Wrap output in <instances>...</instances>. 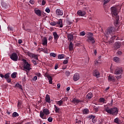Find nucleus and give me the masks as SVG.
<instances>
[{
    "mask_svg": "<svg viewBox=\"0 0 124 124\" xmlns=\"http://www.w3.org/2000/svg\"><path fill=\"white\" fill-rule=\"evenodd\" d=\"M7 83H11V79H10V78H7L6 79Z\"/></svg>",
    "mask_w": 124,
    "mask_h": 124,
    "instance_id": "obj_50",
    "label": "nucleus"
},
{
    "mask_svg": "<svg viewBox=\"0 0 124 124\" xmlns=\"http://www.w3.org/2000/svg\"><path fill=\"white\" fill-rule=\"evenodd\" d=\"M10 58L11 60L14 62H17V61H18V55H17V53L15 52L12 53V54L10 55Z\"/></svg>",
    "mask_w": 124,
    "mask_h": 124,
    "instance_id": "obj_7",
    "label": "nucleus"
},
{
    "mask_svg": "<svg viewBox=\"0 0 124 124\" xmlns=\"http://www.w3.org/2000/svg\"><path fill=\"white\" fill-rule=\"evenodd\" d=\"M67 38H68V40H69L70 41H73L74 40L73 35L72 34H68Z\"/></svg>",
    "mask_w": 124,
    "mask_h": 124,
    "instance_id": "obj_22",
    "label": "nucleus"
},
{
    "mask_svg": "<svg viewBox=\"0 0 124 124\" xmlns=\"http://www.w3.org/2000/svg\"><path fill=\"white\" fill-rule=\"evenodd\" d=\"M108 82H115L116 77L115 76L109 75L108 77Z\"/></svg>",
    "mask_w": 124,
    "mask_h": 124,
    "instance_id": "obj_10",
    "label": "nucleus"
},
{
    "mask_svg": "<svg viewBox=\"0 0 124 124\" xmlns=\"http://www.w3.org/2000/svg\"><path fill=\"white\" fill-rule=\"evenodd\" d=\"M17 75L16 72H14L11 75V77L12 78V79H15L16 78V76Z\"/></svg>",
    "mask_w": 124,
    "mask_h": 124,
    "instance_id": "obj_29",
    "label": "nucleus"
},
{
    "mask_svg": "<svg viewBox=\"0 0 124 124\" xmlns=\"http://www.w3.org/2000/svg\"><path fill=\"white\" fill-rule=\"evenodd\" d=\"M79 35L80 36H84V35H86V32L85 31H82L79 33Z\"/></svg>",
    "mask_w": 124,
    "mask_h": 124,
    "instance_id": "obj_38",
    "label": "nucleus"
},
{
    "mask_svg": "<svg viewBox=\"0 0 124 124\" xmlns=\"http://www.w3.org/2000/svg\"><path fill=\"white\" fill-rule=\"evenodd\" d=\"M0 77H1V78H4V75L2 74H0Z\"/></svg>",
    "mask_w": 124,
    "mask_h": 124,
    "instance_id": "obj_58",
    "label": "nucleus"
},
{
    "mask_svg": "<svg viewBox=\"0 0 124 124\" xmlns=\"http://www.w3.org/2000/svg\"><path fill=\"white\" fill-rule=\"evenodd\" d=\"M32 81H36V80H37V76H34L32 79Z\"/></svg>",
    "mask_w": 124,
    "mask_h": 124,
    "instance_id": "obj_44",
    "label": "nucleus"
},
{
    "mask_svg": "<svg viewBox=\"0 0 124 124\" xmlns=\"http://www.w3.org/2000/svg\"><path fill=\"white\" fill-rule=\"evenodd\" d=\"M57 25H59V28H62V19H60L59 20V21H56V26Z\"/></svg>",
    "mask_w": 124,
    "mask_h": 124,
    "instance_id": "obj_20",
    "label": "nucleus"
},
{
    "mask_svg": "<svg viewBox=\"0 0 124 124\" xmlns=\"http://www.w3.org/2000/svg\"><path fill=\"white\" fill-rule=\"evenodd\" d=\"M105 111H106L108 114H110V115H112V116H117L119 113V110H118L117 108H110L108 107L105 109Z\"/></svg>",
    "mask_w": 124,
    "mask_h": 124,
    "instance_id": "obj_2",
    "label": "nucleus"
},
{
    "mask_svg": "<svg viewBox=\"0 0 124 124\" xmlns=\"http://www.w3.org/2000/svg\"><path fill=\"white\" fill-rule=\"evenodd\" d=\"M114 74L115 75H119V76H116V79H121L122 78V74H123V68L122 67H117L116 69L115 70Z\"/></svg>",
    "mask_w": 124,
    "mask_h": 124,
    "instance_id": "obj_4",
    "label": "nucleus"
},
{
    "mask_svg": "<svg viewBox=\"0 0 124 124\" xmlns=\"http://www.w3.org/2000/svg\"><path fill=\"white\" fill-rule=\"evenodd\" d=\"M31 62L34 65H36L37 64V62L35 60H32Z\"/></svg>",
    "mask_w": 124,
    "mask_h": 124,
    "instance_id": "obj_45",
    "label": "nucleus"
},
{
    "mask_svg": "<svg viewBox=\"0 0 124 124\" xmlns=\"http://www.w3.org/2000/svg\"><path fill=\"white\" fill-rule=\"evenodd\" d=\"M116 36H112V37H111V38H110V39L111 40H115V39L116 38Z\"/></svg>",
    "mask_w": 124,
    "mask_h": 124,
    "instance_id": "obj_55",
    "label": "nucleus"
},
{
    "mask_svg": "<svg viewBox=\"0 0 124 124\" xmlns=\"http://www.w3.org/2000/svg\"><path fill=\"white\" fill-rule=\"evenodd\" d=\"M24 69H25L26 71H30L31 69V64L29 63L28 62H26L23 66Z\"/></svg>",
    "mask_w": 124,
    "mask_h": 124,
    "instance_id": "obj_8",
    "label": "nucleus"
},
{
    "mask_svg": "<svg viewBox=\"0 0 124 124\" xmlns=\"http://www.w3.org/2000/svg\"><path fill=\"white\" fill-rule=\"evenodd\" d=\"M58 58L59 60H62L64 58V54H59L58 55Z\"/></svg>",
    "mask_w": 124,
    "mask_h": 124,
    "instance_id": "obj_34",
    "label": "nucleus"
},
{
    "mask_svg": "<svg viewBox=\"0 0 124 124\" xmlns=\"http://www.w3.org/2000/svg\"><path fill=\"white\" fill-rule=\"evenodd\" d=\"M15 87L17 88V89H20V90H22V85L19 83H16L15 85Z\"/></svg>",
    "mask_w": 124,
    "mask_h": 124,
    "instance_id": "obj_35",
    "label": "nucleus"
},
{
    "mask_svg": "<svg viewBox=\"0 0 124 124\" xmlns=\"http://www.w3.org/2000/svg\"><path fill=\"white\" fill-rule=\"evenodd\" d=\"M35 14H36V15H37V16H38L39 17H41L42 16V14H41V11H40V10L39 9H35L34 10Z\"/></svg>",
    "mask_w": 124,
    "mask_h": 124,
    "instance_id": "obj_17",
    "label": "nucleus"
},
{
    "mask_svg": "<svg viewBox=\"0 0 124 124\" xmlns=\"http://www.w3.org/2000/svg\"><path fill=\"white\" fill-rule=\"evenodd\" d=\"M79 79H80V75H79V73H76L74 75L73 80L75 82H76L77 81H78Z\"/></svg>",
    "mask_w": 124,
    "mask_h": 124,
    "instance_id": "obj_11",
    "label": "nucleus"
},
{
    "mask_svg": "<svg viewBox=\"0 0 124 124\" xmlns=\"http://www.w3.org/2000/svg\"><path fill=\"white\" fill-rule=\"evenodd\" d=\"M122 53H123V52H122V51H118L117 52V54L119 55V56H120V55H122Z\"/></svg>",
    "mask_w": 124,
    "mask_h": 124,
    "instance_id": "obj_53",
    "label": "nucleus"
},
{
    "mask_svg": "<svg viewBox=\"0 0 124 124\" xmlns=\"http://www.w3.org/2000/svg\"><path fill=\"white\" fill-rule=\"evenodd\" d=\"M89 118L90 119H95V116L92 115L89 116Z\"/></svg>",
    "mask_w": 124,
    "mask_h": 124,
    "instance_id": "obj_49",
    "label": "nucleus"
},
{
    "mask_svg": "<svg viewBox=\"0 0 124 124\" xmlns=\"http://www.w3.org/2000/svg\"><path fill=\"white\" fill-rule=\"evenodd\" d=\"M94 63L96 65H98V61H95Z\"/></svg>",
    "mask_w": 124,
    "mask_h": 124,
    "instance_id": "obj_62",
    "label": "nucleus"
},
{
    "mask_svg": "<svg viewBox=\"0 0 124 124\" xmlns=\"http://www.w3.org/2000/svg\"><path fill=\"white\" fill-rule=\"evenodd\" d=\"M57 88H58V89H60L61 88V84H57Z\"/></svg>",
    "mask_w": 124,
    "mask_h": 124,
    "instance_id": "obj_63",
    "label": "nucleus"
},
{
    "mask_svg": "<svg viewBox=\"0 0 124 124\" xmlns=\"http://www.w3.org/2000/svg\"><path fill=\"white\" fill-rule=\"evenodd\" d=\"M69 57H67L63 62V64H66L68 62Z\"/></svg>",
    "mask_w": 124,
    "mask_h": 124,
    "instance_id": "obj_37",
    "label": "nucleus"
},
{
    "mask_svg": "<svg viewBox=\"0 0 124 124\" xmlns=\"http://www.w3.org/2000/svg\"><path fill=\"white\" fill-rule=\"evenodd\" d=\"M113 61L114 62H119L120 61V58L118 57H114L113 58Z\"/></svg>",
    "mask_w": 124,
    "mask_h": 124,
    "instance_id": "obj_31",
    "label": "nucleus"
},
{
    "mask_svg": "<svg viewBox=\"0 0 124 124\" xmlns=\"http://www.w3.org/2000/svg\"><path fill=\"white\" fill-rule=\"evenodd\" d=\"M45 101L47 103H51V99L50 98V95L47 94L45 97Z\"/></svg>",
    "mask_w": 124,
    "mask_h": 124,
    "instance_id": "obj_18",
    "label": "nucleus"
},
{
    "mask_svg": "<svg viewBox=\"0 0 124 124\" xmlns=\"http://www.w3.org/2000/svg\"><path fill=\"white\" fill-rule=\"evenodd\" d=\"M13 118H17V117H19V114L16 112H14L12 114Z\"/></svg>",
    "mask_w": 124,
    "mask_h": 124,
    "instance_id": "obj_30",
    "label": "nucleus"
},
{
    "mask_svg": "<svg viewBox=\"0 0 124 124\" xmlns=\"http://www.w3.org/2000/svg\"><path fill=\"white\" fill-rule=\"evenodd\" d=\"M50 114V111L48 108H44L43 111H40V117L43 120L46 119V116Z\"/></svg>",
    "mask_w": 124,
    "mask_h": 124,
    "instance_id": "obj_3",
    "label": "nucleus"
},
{
    "mask_svg": "<svg viewBox=\"0 0 124 124\" xmlns=\"http://www.w3.org/2000/svg\"><path fill=\"white\" fill-rule=\"evenodd\" d=\"M47 121L49 123H52V122H53V118H52V117L50 116L47 119Z\"/></svg>",
    "mask_w": 124,
    "mask_h": 124,
    "instance_id": "obj_39",
    "label": "nucleus"
},
{
    "mask_svg": "<svg viewBox=\"0 0 124 124\" xmlns=\"http://www.w3.org/2000/svg\"><path fill=\"white\" fill-rule=\"evenodd\" d=\"M22 105V102L18 101V104H17V107L19 108V107H21Z\"/></svg>",
    "mask_w": 124,
    "mask_h": 124,
    "instance_id": "obj_43",
    "label": "nucleus"
},
{
    "mask_svg": "<svg viewBox=\"0 0 124 124\" xmlns=\"http://www.w3.org/2000/svg\"><path fill=\"white\" fill-rule=\"evenodd\" d=\"M63 103V101L62 100L56 102V104H57V105H59V106H62Z\"/></svg>",
    "mask_w": 124,
    "mask_h": 124,
    "instance_id": "obj_28",
    "label": "nucleus"
},
{
    "mask_svg": "<svg viewBox=\"0 0 124 124\" xmlns=\"http://www.w3.org/2000/svg\"><path fill=\"white\" fill-rule=\"evenodd\" d=\"M87 41L90 44H94V43H95V40L93 38V33L92 32H89L88 33Z\"/></svg>",
    "mask_w": 124,
    "mask_h": 124,
    "instance_id": "obj_6",
    "label": "nucleus"
},
{
    "mask_svg": "<svg viewBox=\"0 0 124 124\" xmlns=\"http://www.w3.org/2000/svg\"><path fill=\"white\" fill-rule=\"evenodd\" d=\"M22 42H23V41H22V40L19 39V40H18V44H21L22 43Z\"/></svg>",
    "mask_w": 124,
    "mask_h": 124,
    "instance_id": "obj_59",
    "label": "nucleus"
},
{
    "mask_svg": "<svg viewBox=\"0 0 124 124\" xmlns=\"http://www.w3.org/2000/svg\"><path fill=\"white\" fill-rule=\"evenodd\" d=\"M35 75L37 77H41V74L40 73L36 72L35 73Z\"/></svg>",
    "mask_w": 124,
    "mask_h": 124,
    "instance_id": "obj_40",
    "label": "nucleus"
},
{
    "mask_svg": "<svg viewBox=\"0 0 124 124\" xmlns=\"http://www.w3.org/2000/svg\"><path fill=\"white\" fill-rule=\"evenodd\" d=\"M65 74L66 76H69V75H70V72H69V71H67L65 72Z\"/></svg>",
    "mask_w": 124,
    "mask_h": 124,
    "instance_id": "obj_46",
    "label": "nucleus"
},
{
    "mask_svg": "<svg viewBox=\"0 0 124 124\" xmlns=\"http://www.w3.org/2000/svg\"><path fill=\"white\" fill-rule=\"evenodd\" d=\"M114 123H115V124H119L121 123V120H119L118 118H116L114 119Z\"/></svg>",
    "mask_w": 124,
    "mask_h": 124,
    "instance_id": "obj_32",
    "label": "nucleus"
},
{
    "mask_svg": "<svg viewBox=\"0 0 124 124\" xmlns=\"http://www.w3.org/2000/svg\"><path fill=\"white\" fill-rule=\"evenodd\" d=\"M52 33H53V35L54 36V40H55V41H57L58 39H59V38L60 37V36H59V35L56 31L53 32Z\"/></svg>",
    "mask_w": 124,
    "mask_h": 124,
    "instance_id": "obj_16",
    "label": "nucleus"
},
{
    "mask_svg": "<svg viewBox=\"0 0 124 124\" xmlns=\"http://www.w3.org/2000/svg\"><path fill=\"white\" fill-rule=\"evenodd\" d=\"M4 78H5V79H8L9 78H10V73H8L7 74H6L4 76Z\"/></svg>",
    "mask_w": 124,
    "mask_h": 124,
    "instance_id": "obj_33",
    "label": "nucleus"
},
{
    "mask_svg": "<svg viewBox=\"0 0 124 124\" xmlns=\"http://www.w3.org/2000/svg\"><path fill=\"white\" fill-rule=\"evenodd\" d=\"M104 4H106V3H108L109 1H110V0H104Z\"/></svg>",
    "mask_w": 124,
    "mask_h": 124,
    "instance_id": "obj_52",
    "label": "nucleus"
},
{
    "mask_svg": "<svg viewBox=\"0 0 124 124\" xmlns=\"http://www.w3.org/2000/svg\"><path fill=\"white\" fill-rule=\"evenodd\" d=\"M76 124H81V121H80V120H76Z\"/></svg>",
    "mask_w": 124,
    "mask_h": 124,
    "instance_id": "obj_56",
    "label": "nucleus"
},
{
    "mask_svg": "<svg viewBox=\"0 0 124 124\" xmlns=\"http://www.w3.org/2000/svg\"><path fill=\"white\" fill-rule=\"evenodd\" d=\"M54 110L56 112V113H60V108L59 107H57L56 105H54Z\"/></svg>",
    "mask_w": 124,
    "mask_h": 124,
    "instance_id": "obj_27",
    "label": "nucleus"
},
{
    "mask_svg": "<svg viewBox=\"0 0 124 124\" xmlns=\"http://www.w3.org/2000/svg\"><path fill=\"white\" fill-rule=\"evenodd\" d=\"M45 77H46V78L48 79L49 84H52V77H51V76H49V75L47 73H46L45 74Z\"/></svg>",
    "mask_w": 124,
    "mask_h": 124,
    "instance_id": "obj_15",
    "label": "nucleus"
},
{
    "mask_svg": "<svg viewBox=\"0 0 124 124\" xmlns=\"http://www.w3.org/2000/svg\"><path fill=\"white\" fill-rule=\"evenodd\" d=\"M74 49V45H73V43L72 42H70L69 45V51H72Z\"/></svg>",
    "mask_w": 124,
    "mask_h": 124,
    "instance_id": "obj_21",
    "label": "nucleus"
},
{
    "mask_svg": "<svg viewBox=\"0 0 124 124\" xmlns=\"http://www.w3.org/2000/svg\"><path fill=\"white\" fill-rule=\"evenodd\" d=\"M92 122L93 124H95L96 122V120L95 118H93L92 119Z\"/></svg>",
    "mask_w": 124,
    "mask_h": 124,
    "instance_id": "obj_54",
    "label": "nucleus"
},
{
    "mask_svg": "<svg viewBox=\"0 0 124 124\" xmlns=\"http://www.w3.org/2000/svg\"><path fill=\"white\" fill-rule=\"evenodd\" d=\"M58 66H59V64H56L55 65V67H54V68H55V70H56V69H58Z\"/></svg>",
    "mask_w": 124,
    "mask_h": 124,
    "instance_id": "obj_57",
    "label": "nucleus"
},
{
    "mask_svg": "<svg viewBox=\"0 0 124 124\" xmlns=\"http://www.w3.org/2000/svg\"><path fill=\"white\" fill-rule=\"evenodd\" d=\"M46 12L47 13H50V9H49L48 7L46 8L45 10Z\"/></svg>",
    "mask_w": 124,
    "mask_h": 124,
    "instance_id": "obj_47",
    "label": "nucleus"
},
{
    "mask_svg": "<svg viewBox=\"0 0 124 124\" xmlns=\"http://www.w3.org/2000/svg\"><path fill=\"white\" fill-rule=\"evenodd\" d=\"M50 25L51 26H57L56 21L51 22Z\"/></svg>",
    "mask_w": 124,
    "mask_h": 124,
    "instance_id": "obj_42",
    "label": "nucleus"
},
{
    "mask_svg": "<svg viewBox=\"0 0 124 124\" xmlns=\"http://www.w3.org/2000/svg\"><path fill=\"white\" fill-rule=\"evenodd\" d=\"M48 43V41H47V37H45L42 41L43 45H47Z\"/></svg>",
    "mask_w": 124,
    "mask_h": 124,
    "instance_id": "obj_24",
    "label": "nucleus"
},
{
    "mask_svg": "<svg viewBox=\"0 0 124 124\" xmlns=\"http://www.w3.org/2000/svg\"><path fill=\"white\" fill-rule=\"evenodd\" d=\"M77 14L79 16L84 17V16H85V15H86V12L79 10L78 11Z\"/></svg>",
    "mask_w": 124,
    "mask_h": 124,
    "instance_id": "obj_13",
    "label": "nucleus"
},
{
    "mask_svg": "<svg viewBox=\"0 0 124 124\" xmlns=\"http://www.w3.org/2000/svg\"><path fill=\"white\" fill-rule=\"evenodd\" d=\"M51 39H53V37H52V36L49 37L48 40H51Z\"/></svg>",
    "mask_w": 124,
    "mask_h": 124,
    "instance_id": "obj_64",
    "label": "nucleus"
},
{
    "mask_svg": "<svg viewBox=\"0 0 124 124\" xmlns=\"http://www.w3.org/2000/svg\"><path fill=\"white\" fill-rule=\"evenodd\" d=\"M46 4V1L44 0H43L42 1V5H45Z\"/></svg>",
    "mask_w": 124,
    "mask_h": 124,
    "instance_id": "obj_51",
    "label": "nucleus"
},
{
    "mask_svg": "<svg viewBox=\"0 0 124 124\" xmlns=\"http://www.w3.org/2000/svg\"><path fill=\"white\" fill-rule=\"evenodd\" d=\"M27 55H28L29 57H30L31 58H34L35 60L38 61V56H37V55L30 52H28Z\"/></svg>",
    "mask_w": 124,
    "mask_h": 124,
    "instance_id": "obj_9",
    "label": "nucleus"
},
{
    "mask_svg": "<svg viewBox=\"0 0 124 124\" xmlns=\"http://www.w3.org/2000/svg\"><path fill=\"white\" fill-rule=\"evenodd\" d=\"M56 13L58 16H62V15H63V12L60 9H57L56 10Z\"/></svg>",
    "mask_w": 124,
    "mask_h": 124,
    "instance_id": "obj_14",
    "label": "nucleus"
},
{
    "mask_svg": "<svg viewBox=\"0 0 124 124\" xmlns=\"http://www.w3.org/2000/svg\"><path fill=\"white\" fill-rule=\"evenodd\" d=\"M86 98H87L88 99H91L93 98V93H88L86 95Z\"/></svg>",
    "mask_w": 124,
    "mask_h": 124,
    "instance_id": "obj_25",
    "label": "nucleus"
},
{
    "mask_svg": "<svg viewBox=\"0 0 124 124\" xmlns=\"http://www.w3.org/2000/svg\"><path fill=\"white\" fill-rule=\"evenodd\" d=\"M93 76L97 78H99V77H100V73H99L98 71L95 70L93 72Z\"/></svg>",
    "mask_w": 124,
    "mask_h": 124,
    "instance_id": "obj_12",
    "label": "nucleus"
},
{
    "mask_svg": "<svg viewBox=\"0 0 124 124\" xmlns=\"http://www.w3.org/2000/svg\"><path fill=\"white\" fill-rule=\"evenodd\" d=\"M94 110L96 112H98V108H94Z\"/></svg>",
    "mask_w": 124,
    "mask_h": 124,
    "instance_id": "obj_60",
    "label": "nucleus"
},
{
    "mask_svg": "<svg viewBox=\"0 0 124 124\" xmlns=\"http://www.w3.org/2000/svg\"><path fill=\"white\" fill-rule=\"evenodd\" d=\"M100 103H105V99L104 98H100L99 100Z\"/></svg>",
    "mask_w": 124,
    "mask_h": 124,
    "instance_id": "obj_36",
    "label": "nucleus"
},
{
    "mask_svg": "<svg viewBox=\"0 0 124 124\" xmlns=\"http://www.w3.org/2000/svg\"><path fill=\"white\" fill-rule=\"evenodd\" d=\"M82 113L84 115H87V114H89V113H90V110H89V109H88V108H85L82 111Z\"/></svg>",
    "mask_w": 124,
    "mask_h": 124,
    "instance_id": "obj_26",
    "label": "nucleus"
},
{
    "mask_svg": "<svg viewBox=\"0 0 124 124\" xmlns=\"http://www.w3.org/2000/svg\"><path fill=\"white\" fill-rule=\"evenodd\" d=\"M71 102L73 103H79V102H82V101L78 100L76 98H74L72 100Z\"/></svg>",
    "mask_w": 124,
    "mask_h": 124,
    "instance_id": "obj_23",
    "label": "nucleus"
},
{
    "mask_svg": "<svg viewBox=\"0 0 124 124\" xmlns=\"http://www.w3.org/2000/svg\"><path fill=\"white\" fill-rule=\"evenodd\" d=\"M29 2L31 3V4H34V0H30Z\"/></svg>",
    "mask_w": 124,
    "mask_h": 124,
    "instance_id": "obj_48",
    "label": "nucleus"
},
{
    "mask_svg": "<svg viewBox=\"0 0 124 124\" xmlns=\"http://www.w3.org/2000/svg\"><path fill=\"white\" fill-rule=\"evenodd\" d=\"M121 47V44H120V42H116L114 44V48L115 50H118L119 48Z\"/></svg>",
    "mask_w": 124,
    "mask_h": 124,
    "instance_id": "obj_19",
    "label": "nucleus"
},
{
    "mask_svg": "<svg viewBox=\"0 0 124 124\" xmlns=\"http://www.w3.org/2000/svg\"><path fill=\"white\" fill-rule=\"evenodd\" d=\"M116 31V29L113 26L108 27L106 31V35H112L114 34Z\"/></svg>",
    "mask_w": 124,
    "mask_h": 124,
    "instance_id": "obj_5",
    "label": "nucleus"
},
{
    "mask_svg": "<svg viewBox=\"0 0 124 124\" xmlns=\"http://www.w3.org/2000/svg\"><path fill=\"white\" fill-rule=\"evenodd\" d=\"M50 57H53V58H56V54H55L54 53H50Z\"/></svg>",
    "mask_w": 124,
    "mask_h": 124,
    "instance_id": "obj_41",
    "label": "nucleus"
},
{
    "mask_svg": "<svg viewBox=\"0 0 124 124\" xmlns=\"http://www.w3.org/2000/svg\"><path fill=\"white\" fill-rule=\"evenodd\" d=\"M7 114H8V115H10L11 114V112L7 110L6 112Z\"/></svg>",
    "mask_w": 124,
    "mask_h": 124,
    "instance_id": "obj_61",
    "label": "nucleus"
},
{
    "mask_svg": "<svg viewBox=\"0 0 124 124\" xmlns=\"http://www.w3.org/2000/svg\"><path fill=\"white\" fill-rule=\"evenodd\" d=\"M111 13L112 17L115 18L114 24L115 26H117L119 24L120 19V17L118 16V9L115 7H112L111 8Z\"/></svg>",
    "mask_w": 124,
    "mask_h": 124,
    "instance_id": "obj_1",
    "label": "nucleus"
}]
</instances>
